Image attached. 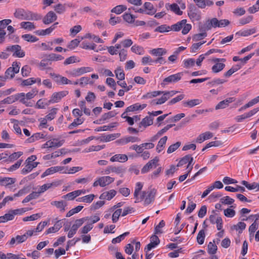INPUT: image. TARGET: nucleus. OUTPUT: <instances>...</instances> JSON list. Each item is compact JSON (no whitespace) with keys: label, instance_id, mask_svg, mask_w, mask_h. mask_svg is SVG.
Segmentation results:
<instances>
[{"label":"nucleus","instance_id":"obj_1","mask_svg":"<svg viewBox=\"0 0 259 259\" xmlns=\"http://www.w3.org/2000/svg\"><path fill=\"white\" fill-rule=\"evenodd\" d=\"M156 193V190L155 189L150 190L143 191L141 196V199H144V205H147L153 202L155 200V197Z\"/></svg>","mask_w":259,"mask_h":259},{"label":"nucleus","instance_id":"obj_2","mask_svg":"<svg viewBox=\"0 0 259 259\" xmlns=\"http://www.w3.org/2000/svg\"><path fill=\"white\" fill-rule=\"evenodd\" d=\"M6 51L13 53V56L18 58H22L25 56V52L22 50L21 47L18 45L8 46Z\"/></svg>","mask_w":259,"mask_h":259},{"label":"nucleus","instance_id":"obj_3","mask_svg":"<svg viewBox=\"0 0 259 259\" xmlns=\"http://www.w3.org/2000/svg\"><path fill=\"white\" fill-rule=\"evenodd\" d=\"M114 178L110 176H103L99 178L97 180L94 182L93 186L94 187L100 186L104 187L113 182Z\"/></svg>","mask_w":259,"mask_h":259},{"label":"nucleus","instance_id":"obj_4","mask_svg":"<svg viewBox=\"0 0 259 259\" xmlns=\"http://www.w3.org/2000/svg\"><path fill=\"white\" fill-rule=\"evenodd\" d=\"M20 63L18 62H14L12 66L8 68L5 72L6 76L7 78H13L15 74L19 71Z\"/></svg>","mask_w":259,"mask_h":259},{"label":"nucleus","instance_id":"obj_5","mask_svg":"<svg viewBox=\"0 0 259 259\" xmlns=\"http://www.w3.org/2000/svg\"><path fill=\"white\" fill-rule=\"evenodd\" d=\"M183 75V72H179L178 73L172 74L165 77L161 83L162 86H165L169 83H175L181 80Z\"/></svg>","mask_w":259,"mask_h":259},{"label":"nucleus","instance_id":"obj_6","mask_svg":"<svg viewBox=\"0 0 259 259\" xmlns=\"http://www.w3.org/2000/svg\"><path fill=\"white\" fill-rule=\"evenodd\" d=\"M188 14L190 19L199 20L201 18L199 10L193 4H190L188 7Z\"/></svg>","mask_w":259,"mask_h":259},{"label":"nucleus","instance_id":"obj_7","mask_svg":"<svg viewBox=\"0 0 259 259\" xmlns=\"http://www.w3.org/2000/svg\"><path fill=\"white\" fill-rule=\"evenodd\" d=\"M68 94L67 91H63L59 92L54 93L50 100H49V103H57L61 100L62 98L66 96Z\"/></svg>","mask_w":259,"mask_h":259},{"label":"nucleus","instance_id":"obj_8","mask_svg":"<svg viewBox=\"0 0 259 259\" xmlns=\"http://www.w3.org/2000/svg\"><path fill=\"white\" fill-rule=\"evenodd\" d=\"M159 161V158L155 157L154 159L150 160L141 169V172L145 174L149 171L153 167H156L157 163Z\"/></svg>","mask_w":259,"mask_h":259},{"label":"nucleus","instance_id":"obj_9","mask_svg":"<svg viewBox=\"0 0 259 259\" xmlns=\"http://www.w3.org/2000/svg\"><path fill=\"white\" fill-rule=\"evenodd\" d=\"M93 71V69L89 67H82L79 68L73 69L70 72V74L73 76H78L87 72Z\"/></svg>","mask_w":259,"mask_h":259},{"label":"nucleus","instance_id":"obj_10","mask_svg":"<svg viewBox=\"0 0 259 259\" xmlns=\"http://www.w3.org/2000/svg\"><path fill=\"white\" fill-rule=\"evenodd\" d=\"M219 20L216 18H213L211 19H208L204 25L203 31L210 30L212 27H218Z\"/></svg>","mask_w":259,"mask_h":259},{"label":"nucleus","instance_id":"obj_11","mask_svg":"<svg viewBox=\"0 0 259 259\" xmlns=\"http://www.w3.org/2000/svg\"><path fill=\"white\" fill-rule=\"evenodd\" d=\"M57 18L56 14L53 11H50L44 17L42 21L45 24H49L56 20Z\"/></svg>","mask_w":259,"mask_h":259},{"label":"nucleus","instance_id":"obj_12","mask_svg":"<svg viewBox=\"0 0 259 259\" xmlns=\"http://www.w3.org/2000/svg\"><path fill=\"white\" fill-rule=\"evenodd\" d=\"M28 13V10H25L23 9L19 8L16 10L14 15L17 19L21 20H27Z\"/></svg>","mask_w":259,"mask_h":259},{"label":"nucleus","instance_id":"obj_13","mask_svg":"<svg viewBox=\"0 0 259 259\" xmlns=\"http://www.w3.org/2000/svg\"><path fill=\"white\" fill-rule=\"evenodd\" d=\"M86 191L85 190H77L73 192H70L65 195H64L62 197L64 199H68V200H73L75 197L78 196L81 194H85Z\"/></svg>","mask_w":259,"mask_h":259},{"label":"nucleus","instance_id":"obj_14","mask_svg":"<svg viewBox=\"0 0 259 259\" xmlns=\"http://www.w3.org/2000/svg\"><path fill=\"white\" fill-rule=\"evenodd\" d=\"M235 101L233 97L228 98L223 101L220 102L215 107V110L224 109L229 106V104Z\"/></svg>","mask_w":259,"mask_h":259},{"label":"nucleus","instance_id":"obj_15","mask_svg":"<svg viewBox=\"0 0 259 259\" xmlns=\"http://www.w3.org/2000/svg\"><path fill=\"white\" fill-rule=\"evenodd\" d=\"M193 158L191 156V155H187L183 157L178 162L177 164V166H181L187 163L188 164L187 165V168H189L190 165H191L193 162Z\"/></svg>","mask_w":259,"mask_h":259},{"label":"nucleus","instance_id":"obj_16","mask_svg":"<svg viewBox=\"0 0 259 259\" xmlns=\"http://www.w3.org/2000/svg\"><path fill=\"white\" fill-rule=\"evenodd\" d=\"M64 169L63 166H53L48 168L46 171L42 174L41 178H44L48 175L53 174L57 171H60Z\"/></svg>","mask_w":259,"mask_h":259},{"label":"nucleus","instance_id":"obj_17","mask_svg":"<svg viewBox=\"0 0 259 259\" xmlns=\"http://www.w3.org/2000/svg\"><path fill=\"white\" fill-rule=\"evenodd\" d=\"M140 140L138 137H133V136H129L127 137H125L121 138L118 141H117V142L119 143V144L121 145H124L126 144L129 142H132L134 143L136 142H139Z\"/></svg>","mask_w":259,"mask_h":259},{"label":"nucleus","instance_id":"obj_18","mask_svg":"<svg viewBox=\"0 0 259 259\" xmlns=\"http://www.w3.org/2000/svg\"><path fill=\"white\" fill-rule=\"evenodd\" d=\"M144 7L146 11L145 14L147 15H153L156 12V10L154 8L153 5L150 2L145 3Z\"/></svg>","mask_w":259,"mask_h":259},{"label":"nucleus","instance_id":"obj_19","mask_svg":"<svg viewBox=\"0 0 259 259\" xmlns=\"http://www.w3.org/2000/svg\"><path fill=\"white\" fill-rule=\"evenodd\" d=\"M47 136V134H45V133H36L33 134L30 138H29L27 140L29 143H32L36 141L39 140V139H44Z\"/></svg>","mask_w":259,"mask_h":259},{"label":"nucleus","instance_id":"obj_20","mask_svg":"<svg viewBox=\"0 0 259 259\" xmlns=\"http://www.w3.org/2000/svg\"><path fill=\"white\" fill-rule=\"evenodd\" d=\"M202 101L200 99H193L187 101H183L182 104L184 107L192 108L195 106L200 104Z\"/></svg>","mask_w":259,"mask_h":259},{"label":"nucleus","instance_id":"obj_21","mask_svg":"<svg viewBox=\"0 0 259 259\" xmlns=\"http://www.w3.org/2000/svg\"><path fill=\"white\" fill-rule=\"evenodd\" d=\"M50 75L52 76H54L55 78H56L55 79V81L57 82H61L62 84H71V81L70 80H68L65 77H62L59 75H57L55 73H50Z\"/></svg>","mask_w":259,"mask_h":259},{"label":"nucleus","instance_id":"obj_22","mask_svg":"<svg viewBox=\"0 0 259 259\" xmlns=\"http://www.w3.org/2000/svg\"><path fill=\"white\" fill-rule=\"evenodd\" d=\"M127 156L125 154H115L110 158L111 162L118 161L124 162L127 160Z\"/></svg>","mask_w":259,"mask_h":259},{"label":"nucleus","instance_id":"obj_23","mask_svg":"<svg viewBox=\"0 0 259 259\" xmlns=\"http://www.w3.org/2000/svg\"><path fill=\"white\" fill-rule=\"evenodd\" d=\"M39 164V162H34L32 163H26V165H25V167H24L21 170V173L22 174H26L31 171V170L33 168L36 167L37 165Z\"/></svg>","mask_w":259,"mask_h":259},{"label":"nucleus","instance_id":"obj_24","mask_svg":"<svg viewBox=\"0 0 259 259\" xmlns=\"http://www.w3.org/2000/svg\"><path fill=\"white\" fill-rule=\"evenodd\" d=\"M89 220V217L82 218L79 219L75 220L74 224L72 225L71 228L76 231L77 229L82 226V225L87 221Z\"/></svg>","mask_w":259,"mask_h":259},{"label":"nucleus","instance_id":"obj_25","mask_svg":"<svg viewBox=\"0 0 259 259\" xmlns=\"http://www.w3.org/2000/svg\"><path fill=\"white\" fill-rule=\"evenodd\" d=\"M14 178L0 177V185L2 186H8L12 185L15 182Z\"/></svg>","mask_w":259,"mask_h":259},{"label":"nucleus","instance_id":"obj_26","mask_svg":"<svg viewBox=\"0 0 259 259\" xmlns=\"http://www.w3.org/2000/svg\"><path fill=\"white\" fill-rule=\"evenodd\" d=\"M187 22L186 19H183L171 26L170 29L175 31H179L183 27L184 25Z\"/></svg>","mask_w":259,"mask_h":259},{"label":"nucleus","instance_id":"obj_27","mask_svg":"<svg viewBox=\"0 0 259 259\" xmlns=\"http://www.w3.org/2000/svg\"><path fill=\"white\" fill-rule=\"evenodd\" d=\"M167 140V136H164L161 138L159 141L158 144L156 146V150L158 153H160L164 148V145L165 144Z\"/></svg>","mask_w":259,"mask_h":259},{"label":"nucleus","instance_id":"obj_28","mask_svg":"<svg viewBox=\"0 0 259 259\" xmlns=\"http://www.w3.org/2000/svg\"><path fill=\"white\" fill-rule=\"evenodd\" d=\"M203 29H204V26L200 29V33L196 34L193 36V40L198 41L206 37L207 33L206 31H203Z\"/></svg>","mask_w":259,"mask_h":259},{"label":"nucleus","instance_id":"obj_29","mask_svg":"<svg viewBox=\"0 0 259 259\" xmlns=\"http://www.w3.org/2000/svg\"><path fill=\"white\" fill-rule=\"evenodd\" d=\"M13 97H14L13 99L14 101V102L20 100V101L24 104H25L26 106H27V104H26L27 102L25 100V94L24 93H18L16 95H12Z\"/></svg>","mask_w":259,"mask_h":259},{"label":"nucleus","instance_id":"obj_30","mask_svg":"<svg viewBox=\"0 0 259 259\" xmlns=\"http://www.w3.org/2000/svg\"><path fill=\"white\" fill-rule=\"evenodd\" d=\"M61 227L62 223L60 221H58L53 227H50L47 230L46 234L56 232L58 231Z\"/></svg>","mask_w":259,"mask_h":259},{"label":"nucleus","instance_id":"obj_31","mask_svg":"<svg viewBox=\"0 0 259 259\" xmlns=\"http://www.w3.org/2000/svg\"><path fill=\"white\" fill-rule=\"evenodd\" d=\"M23 154L22 152H17L12 153V154L9 155V157L6 159V162H12L14 161L17 160Z\"/></svg>","mask_w":259,"mask_h":259},{"label":"nucleus","instance_id":"obj_32","mask_svg":"<svg viewBox=\"0 0 259 259\" xmlns=\"http://www.w3.org/2000/svg\"><path fill=\"white\" fill-rule=\"evenodd\" d=\"M167 5L169 6L170 10L176 14L178 15H182L183 12L180 10V7L177 4L174 3L171 5L166 4V8H167Z\"/></svg>","mask_w":259,"mask_h":259},{"label":"nucleus","instance_id":"obj_33","mask_svg":"<svg viewBox=\"0 0 259 259\" xmlns=\"http://www.w3.org/2000/svg\"><path fill=\"white\" fill-rule=\"evenodd\" d=\"M51 204L55 205L58 208H60V210L62 212L65 210V207L67 206L66 202L63 201H54L51 202Z\"/></svg>","mask_w":259,"mask_h":259},{"label":"nucleus","instance_id":"obj_34","mask_svg":"<svg viewBox=\"0 0 259 259\" xmlns=\"http://www.w3.org/2000/svg\"><path fill=\"white\" fill-rule=\"evenodd\" d=\"M41 19V16L37 13L28 11L27 20H38Z\"/></svg>","mask_w":259,"mask_h":259},{"label":"nucleus","instance_id":"obj_35","mask_svg":"<svg viewBox=\"0 0 259 259\" xmlns=\"http://www.w3.org/2000/svg\"><path fill=\"white\" fill-rule=\"evenodd\" d=\"M151 53L155 56L161 57L166 53V50L163 48L153 49L151 51Z\"/></svg>","mask_w":259,"mask_h":259},{"label":"nucleus","instance_id":"obj_36","mask_svg":"<svg viewBox=\"0 0 259 259\" xmlns=\"http://www.w3.org/2000/svg\"><path fill=\"white\" fill-rule=\"evenodd\" d=\"M153 119L151 117L147 116L142 119L140 122V125L146 127L152 125L153 124Z\"/></svg>","mask_w":259,"mask_h":259},{"label":"nucleus","instance_id":"obj_37","mask_svg":"<svg viewBox=\"0 0 259 259\" xmlns=\"http://www.w3.org/2000/svg\"><path fill=\"white\" fill-rule=\"evenodd\" d=\"M13 219L14 216L11 212V210H9L8 213L5 214L3 216L0 217V223H5L8 221H11Z\"/></svg>","mask_w":259,"mask_h":259},{"label":"nucleus","instance_id":"obj_38","mask_svg":"<svg viewBox=\"0 0 259 259\" xmlns=\"http://www.w3.org/2000/svg\"><path fill=\"white\" fill-rule=\"evenodd\" d=\"M47 57L50 61H57L64 59V57L61 55L54 53L49 54Z\"/></svg>","mask_w":259,"mask_h":259},{"label":"nucleus","instance_id":"obj_39","mask_svg":"<svg viewBox=\"0 0 259 259\" xmlns=\"http://www.w3.org/2000/svg\"><path fill=\"white\" fill-rule=\"evenodd\" d=\"M110 169L112 172H114L117 175H122L125 171V168L122 166H115L112 165V167H110Z\"/></svg>","mask_w":259,"mask_h":259},{"label":"nucleus","instance_id":"obj_40","mask_svg":"<svg viewBox=\"0 0 259 259\" xmlns=\"http://www.w3.org/2000/svg\"><path fill=\"white\" fill-rule=\"evenodd\" d=\"M225 67L224 63H215L212 67V71L213 73H217L222 71Z\"/></svg>","mask_w":259,"mask_h":259},{"label":"nucleus","instance_id":"obj_41","mask_svg":"<svg viewBox=\"0 0 259 259\" xmlns=\"http://www.w3.org/2000/svg\"><path fill=\"white\" fill-rule=\"evenodd\" d=\"M51 104L49 103V100L47 99H39L36 104V107L39 109L45 108L46 106H48Z\"/></svg>","mask_w":259,"mask_h":259},{"label":"nucleus","instance_id":"obj_42","mask_svg":"<svg viewBox=\"0 0 259 259\" xmlns=\"http://www.w3.org/2000/svg\"><path fill=\"white\" fill-rule=\"evenodd\" d=\"M170 27L167 26L166 24H163L160 26H158L154 30L155 32H158L160 33H164L166 32H168L170 30Z\"/></svg>","mask_w":259,"mask_h":259},{"label":"nucleus","instance_id":"obj_43","mask_svg":"<svg viewBox=\"0 0 259 259\" xmlns=\"http://www.w3.org/2000/svg\"><path fill=\"white\" fill-rule=\"evenodd\" d=\"M49 148H55V147H60L62 145L63 142L61 141H58V139H53L52 141L49 140Z\"/></svg>","mask_w":259,"mask_h":259},{"label":"nucleus","instance_id":"obj_44","mask_svg":"<svg viewBox=\"0 0 259 259\" xmlns=\"http://www.w3.org/2000/svg\"><path fill=\"white\" fill-rule=\"evenodd\" d=\"M225 189L227 191L235 192L237 191H241V192H244L245 191V189L244 187L240 186H237L236 188H234L231 186H226L225 188Z\"/></svg>","mask_w":259,"mask_h":259},{"label":"nucleus","instance_id":"obj_45","mask_svg":"<svg viewBox=\"0 0 259 259\" xmlns=\"http://www.w3.org/2000/svg\"><path fill=\"white\" fill-rule=\"evenodd\" d=\"M83 121L84 120L83 119V118H77L76 119H74V121L68 125V128L69 130H72L74 127L78 126V125L82 124L83 122Z\"/></svg>","mask_w":259,"mask_h":259},{"label":"nucleus","instance_id":"obj_46","mask_svg":"<svg viewBox=\"0 0 259 259\" xmlns=\"http://www.w3.org/2000/svg\"><path fill=\"white\" fill-rule=\"evenodd\" d=\"M205 237V231L202 229L199 232L197 236V241L199 244L201 245L204 243Z\"/></svg>","mask_w":259,"mask_h":259},{"label":"nucleus","instance_id":"obj_47","mask_svg":"<svg viewBox=\"0 0 259 259\" xmlns=\"http://www.w3.org/2000/svg\"><path fill=\"white\" fill-rule=\"evenodd\" d=\"M116 114L117 113L114 111H111L109 112L104 113L102 115L101 118L100 119V121H105L111 117H114Z\"/></svg>","mask_w":259,"mask_h":259},{"label":"nucleus","instance_id":"obj_48","mask_svg":"<svg viewBox=\"0 0 259 259\" xmlns=\"http://www.w3.org/2000/svg\"><path fill=\"white\" fill-rule=\"evenodd\" d=\"M20 26L21 28H23L25 29H28V30H32L34 29L35 28V26H34V24L30 22H22L20 23Z\"/></svg>","mask_w":259,"mask_h":259},{"label":"nucleus","instance_id":"obj_49","mask_svg":"<svg viewBox=\"0 0 259 259\" xmlns=\"http://www.w3.org/2000/svg\"><path fill=\"white\" fill-rule=\"evenodd\" d=\"M116 77L120 80H123L125 78V74L120 67L117 68L114 71Z\"/></svg>","mask_w":259,"mask_h":259},{"label":"nucleus","instance_id":"obj_50","mask_svg":"<svg viewBox=\"0 0 259 259\" xmlns=\"http://www.w3.org/2000/svg\"><path fill=\"white\" fill-rule=\"evenodd\" d=\"M126 10V7L124 5H118L111 10V12L119 14Z\"/></svg>","mask_w":259,"mask_h":259},{"label":"nucleus","instance_id":"obj_51","mask_svg":"<svg viewBox=\"0 0 259 259\" xmlns=\"http://www.w3.org/2000/svg\"><path fill=\"white\" fill-rule=\"evenodd\" d=\"M163 93L162 96L164 98L165 100L166 101L168 99H169L170 97H172L178 93L179 91H162Z\"/></svg>","mask_w":259,"mask_h":259},{"label":"nucleus","instance_id":"obj_52","mask_svg":"<svg viewBox=\"0 0 259 259\" xmlns=\"http://www.w3.org/2000/svg\"><path fill=\"white\" fill-rule=\"evenodd\" d=\"M22 38L27 41L31 42H35L38 40V38L36 37L29 34L22 35Z\"/></svg>","mask_w":259,"mask_h":259},{"label":"nucleus","instance_id":"obj_53","mask_svg":"<svg viewBox=\"0 0 259 259\" xmlns=\"http://www.w3.org/2000/svg\"><path fill=\"white\" fill-rule=\"evenodd\" d=\"M135 16L130 13H125L123 15V18L124 21L129 23H132L135 21Z\"/></svg>","mask_w":259,"mask_h":259},{"label":"nucleus","instance_id":"obj_54","mask_svg":"<svg viewBox=\"0 0 259 259\" xmlns=\"http://www.w3.org/2000/svg\"><path fill=\"white\" fill-rule=\"evenodd\" d=\"M207 248L208 253L210 254H214L217 252L218 249L217 246L211 242L208 243Z\"/></svg>","mask_w":259,"mask_h":259},{"label":"nucleus","instance_id":"obj_55","mask_svg":"<svg viewBox=\"0 0 259 259\" xmlns=\"http://www.w3.org/2000/svg\"><path fill=\"white\" fill-rule=\"evenodd\" d=\"M129 234H130V233L128 232H126L123 233L122 234L119 235V236L113 238L112 240V243L113 244L119 243L122 240H123L126 236L128 235Z\"/></svg>","mask_w":259,"mask_h":259},{"label":"nucleus","instance_id":"obj_56","mask_svg":"<svg viewBox=\"0 0 259 259\" xmlns=\"http://www.w3.org/2000/svg\"><path fill=\"white\" fill-rule=\"evenodd\" d=\"M131 50L133 52L139 55H143L144 52L143 47L136 45L133 46Z\"/></svg>","mask_w":259,"mask_h":259},{"label":"nucleus","instance_id":"obj_57","mask_svg":"<svg viewBox=\"0 0 259 259\" xmlns=\"http://www.w3.org/2000/svg\"><path fill=\"white\" fill-rule=\"evenodd\" d=\"M81 47L82 49H86V50H94L96 48V45L95 44H92L91 45L90 44V43L87 42V41H83L81 44Z\"/></svg>","mask_w":259,"mask_h":259},{"label":"nucleus","instance_id":"obj_58","mask_svg":"<svg viewBox=\"0 0 259 259\" xmlns=\"http://www.w3.org/2000/svg\"><path fill=\"white\" fill-rule=\"evenodd\" d=\"M255 32V29L254 28L249 29L245 30L243 31H241L237 33V34H239V35L243 36H247L250 34H253Z\"/></svg>","mask_w":259,"mask_h":259},{"label":"nucleus","instance_id":"obj_59","mask_svg":"<svg viewBox=\"0 0 259 259\" xmlns=\"http://www.w3.org/2000/svg\"><path fill=\"white\" fill-rule=\"evenodd\" d=\"M93 226L92 224L89 223L83 226L79 230L81 234H85L88 233L93 229Z\"/></svg>","mask_w":259,"mask_h":259},{"label":"nucleus","instance_id":"obj_60","mask_svg":"<svg viewBox=\"0 0 259 259\" xmlns=\"http://www.w3.org/2000/svg\"><path fill=\"white\" fill-rule=\"evenodd\" d=\"M181 142H177L175 144L171 145L167 149V152L168 154L171 153L175 151L181 146Z\"/></svg>","mask_w":259,"mask_h":259},{"label":"nucleus","instance_id":"obj_61","mask_svg":"<svg viewBox=\"0 0 259 259\" xmlns=\"http://www.w3.org/2000/svg\"><path fill=\"white\" fill-rule=\"evenodd\" d=\"M220 202L224 204H232L234 202V200L227 196L221 198Z\"/></svg>","mask_w":259,"mask_h":259},{"label":"nucleus","instance_id":"obj_62","mask_svg":"<svg viewBox=\"0 0 259 259\" xmlns=\"http://www.w3.org/2000/svg\"><path fill=\"white\" fill-rule=\"evenodd\" d=\"M38 93V90L36 89H32L30 92L25 94V100H30L34 97Z\"/></svg>","mask_w":259,"mask_h":259},{"label":"nucleus","instance_id":"obj_63","mask_svg":"<svg viewBox=\"0 0 259 259\" xmlns=\"http://www.w3.org/2000/svg\"><path fill=\"white\" fill-rule=\"evenodd\" d=\"M184 67L189 68L190 67L193 66L195 64V61L193 58H190L187 60H185L183 61Z\"/></svg>","mask_w":259,"mask_h":259},{"label":"nucleus","instance_id":"obj_64","mask_svg":"<svg viewBox=\"0 0 259 259\" xmlns=\"http://www.w3.org/2000/svg\"><path fill=\"white\" fill-rule=\"evenodd\" d=\"M224 215L228 218H233L236 214L235 211L230 208H227L224 211Z\"/></svg>","mask_w":259,"mask_h":259}]
</instances>
